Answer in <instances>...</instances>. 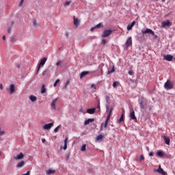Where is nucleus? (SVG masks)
<instances>
[{
  "instance_id": "obj_1",
  "label": "nucleus",
  "mask_w": 175,
  "mask_h": 175,
  "mask_svg": "<svg viewBox=\"0 0 175 175\" xmlns=\"http://www.w3.org/2000/svg\"><path fill=\"white\" fill-rule=\"evenodd\" d=\"M138 103L141 110H144V109H146L147 100L145 98V97H139Z\"/></svg>"
},
{
  "instance_id": "obj_2",
  "label": "nucleus",
  "mask_w": 175,
  "mask_h": 175,
  "mask_svg": "<svg viewBox=\"0 0 175 175\" xmlns=\"http://www.w3.org/2000/svg\"><path fill=\"white\" fill-rule=\"evenodd\" d=\"M142 34H152V36H154V38H158L159 36L157 34H155L154 31L152 30V29H149L148 27H146L145 30H142Z\"/></svg>"
},
{
  "instance_id": "obj_3",
  "label": "nucleus",
  "mask_w": 175,
  "mask_h": 175,
  "mask_svg": "<svg viewBox=\"0 0 175 175\" xmlns=\"http://www.w3.org/2000/svg\"><path fill=\"white\" fill-rule=\"evenodd\" d=\"M164 88L165 89H172L174 88V82H172L170 79H167L164 83Z\"/></svg>"
},
{
  "instance_id": "obj_4",
  "label": "nucleus",
  "mask_w": 175,
  "mask_h": 175,
  "mask_svg": "<svg viewBox=\"0 0 175 175\" xmlns=\"http://www.w3.org/2000/svg\"><path fill=\"white\" fill-rule=\"evenodd\" d=\"M106 109H106L107 113H109L107 116V124H108V122H109V121L111 118V113L113 111V108H110V110H109V105H107Z\"/></svg>"
},
{
  "instance_id": "obj_5",
  "label": "nucleus",
  "mask_w": 175,
  "mask_h": 175,
  "mask_svg": "<svg viewBox=\"0 0 175 175\" xmlns=\"http://www.w3.org/2000/svg\"><path fill=\"white\" fill-rule=\"evenodd\" d=\"M154 173H159V174H162V175L167 174L166 172H164L163 169H162L161 165H159L158 169H154Z\"/></svg>"
},
{
  "instance_id": "obj_6",
  "label": "nucleus",
  "mask_w": 175,
  "mask_h": 175,
  "mask_svg": "<svg viewBox=\"0 0 175 175\" xmlns=\"http://www.w3.org/2000/svg\"><path fill=\"white\" fill-rule=\"evenodd\" d=\"M111 33H113V30L109 29H105L102 34V37L103 38L109 37V36H110V34H111Z\"/></svg>"
},
{
  "instance_id": "obj_7",
  "label": "nucleus",
  "mask_w": 175,
  "mask_h": 175,
  "mask_svg": "<svg viewBox=\"0 0 175 175\" xmlns=\"http://www.w3.org/2000/svg\"><path fill=\"white\" fill-rule=\"evenodd\" d=\"M54 126V124L53 122H51L50 124H45L43 126V130L44 131H50L51 128Z\"/></svg>"
},
{
  "instance_id": "obj_8",
  "label": "nucleus",
  "mask_w": 175,
  "mask_h": 175,
  "mask_svg": "<svg viewBox=\"0 0 175 175\" xmlns=\"http://www.w3.org/2000/svg\"><path fill=\"white\" fill-rule=\"evenodd\" d=\"M57 100H58V97H56V98H53V100H52L51 103V107H52L53 110H56L55 103H57Z\"/></svg>"
},
{
  "instance_id": "obj_9",
  "label": "nucleus",
  "mask_w": 175,
  "mask_h": 175,
  "mask_svg": "<svg viewBox=\"0 0 175 175\" xmlns=\"http://www.w3.org/2000/svg\"><path fill=\"white\" fill-rule=\"evenodd\" d=\"M46 60H47V57H42V59H41L40 62L39 64V66L38 67V71L40 70V68L41 66H44Z\"/></svg>"
},
{
  "instance_id": "obj_10",
  "label": "nucleus",
  "mask_w": 175,
  "mask_h": 175,
  "mask_svg": "<svg viewBox=\"0 0 175 175\" xmlns=\"http://www.w3.org/2000/svg\"><path fill=\"white\" fill-rule=\"evenodd\" d=\"M14 92H16L15 85L14 83H11V85H10V95H12V94H14Z\"/></svg>"
},
{
  "instance_id": "obj_11",
  "label": "nucleus",
  "mask_w": 175,
  "mask_h": 175,
  "mask_svg": "<svg viewBox=\"0 0 175 175\" xmlns=\"http://www.w3.org/2000/svg\"><path fill=\"white\" fill-rule=\"evenodd\" d=\"M133 44L132 37H129L126 41V47L129 48Z\"/></svg>"
},
{
  "instance_id": "obj_12",
  "label": "nucleus",
  "mask_w": 175,
  "mask_h": 175,
  "mask_svg": "<svg viewBox=\"0 0 175 175\" xmlns=\"http://www.w3.org/2000/svg\"><path fill=\"white\" fill-rule=\"evenodd\" d=\"M130 118L131 120H137L134 109H131L130 111Z\"/></svg>"
},
{
  "instance_id": "obj_13",
  "label": "nucleus",
  "mask_w": 175,
  "mask_h": 175,
  "mask_svg": "<svg viewBox=\"0 0 175 175\" xmlns=\"http://www.w3.org/2000/svg\"><path fill=\"white\" fill-rule=\"evenodd\" d=\"M74 19V25L77 27L80 25V21L78 19V18H76V16H73Z\"/></svg>"
},
{
  "instance_id": "obj_14",
  "label": "nucleus",
  "mask_w": 175,
  "mask_h": 175,
  "mask_svg": "<svg viewBox=\"0 0 175 175\" xmlns=\"http://www.w3.org/2000/svg\"><path fill=\"white\" fill-rule=\"evenodd\" d=\"M173 58H174V56L172 55H164V59L165 60H168L169 62H171Z\"/></svg>"
},
{
  "instance_id": "obj_15",
  "label": "nucleus",
  "mask_w": 175,
  "mask_h": 175,
  "mask_svg": "<svg viewBox=\"0 0 175 175\" xmlns=\"http://www.w3.org/2000/svg\"><path fill=\"white\" fill-rule=\"evenodd\" d=\"M170 25H171L170 21H165L164 22H162L161 27H165V26H170Z\"/></svg>"
},
{
  "instance_id": "obj_16",
  "label": "nucleus",
  "mask_w": 175,
  "mask_h": 175,
  "mask_svg": "<svg viewBox=\"0 0 175 175\" xmlns=\"http://www.w3.org/2000/svg\"><path fill=\"white\" fill-rule=\"evenodd\" d=\"M37 99V96H34V94H31L29 96V100H31V102H36Z\"/></svg>"
},
{
  "instance_id": "obj_17",
  "label": "nucleus",
  "mask_w": 175,
  "mask_h": 175,
  "mask_svg": "<svg viewBox=\"0 0 175 175\" xmlns=\"http://www.w3.org/2000/svg\"><path fill=\"white\" fill-rule=\"evenodd\" d=\"M94 118H89L88 120H86L84 122V125H88L89 124H90L91 122H94Z\"/></svg>"
},
{
  "instance_id": "obj_18",
  "label": "nucleus",
  "mask_w": 175,
  "mask_h": 175,
  "mask_svg": "<svg viewBox=\"0 0 175 175\" xmlns=\"http://www.w3.org/2000/svg\"><path fill=\"white\" fill-rule=\"evenodd\" d=\"M96 111V108H88L87 109V113H88V114H94Z\"/></svg>"
},
{
  "instance_id": "obj_19",
  "label": "nucleus",
  "mask_w": 175,
  "mask_h": 175,
  "mask_svg": "<svg viewBox=\"0 0 175 175\" xmlns=\"http://www.w3.org/2000/svg\"><path fill=\"white\" fill-rule=\"evenodd\" d=\"M25 155L23 152H20V154L18 155H17V157H14V159L16 160H20V159H23Z\"/></svg>"
},
{
  "instance_id": "obj_20",
  "label": "nucleus",
  "mask_w": 175,
  "mask_h": 175,
  "mask_svg": "<svg viewBox=\"0 0 175 175\" xmlns=\"http://www.w3.org/2000/svg\"><path fill=\"white\" fill-rule=\"evenodd\" d=\"M55 173L56 170H55L49 169V170H46V174L48 175L55 174Z\"/></svg>"
},
{
  "instance_id": "obj_21",
  "label": "nucleus",
  "mask_w": 175,
  "mask_h": 175,
  "mask_svg": "<svg viewBox=\"0 0 175 175\" xmlns=\"http://www.w3.org/2000/svg\"><path fill=\"white\" fill-rule=\"evenodd\" d=\"M135 23H136L135 21H133V22H131V25H128L127 30H131L132 27H133V26H135Z\"/></svg>"
},
{
  "instance_id": "obj_22",
  "label": "nucleus",
  "mask_w": 175,
  "mask_h": 175,
  "mask_svg": "<svg viewBox=\"0 0 175 175\" xmlns=\"http://www.w3.org/2000/svg\"><path fill=\"white\" fill-rule=\"evenodd\" d=\"M25 165V162H24V161H21L16 165V167L18 168L23 167Z\"/></svg>"
},
{
  "instance_id": "obj_23",
  "label": "nucleus",
  "mask_w": 175,
  "mask_h": 175,
  "mask_svg": "<svg viewBox=\"0 0 175 175\" xmlns=\"http://www.w3.org/2000/svg\"><path fill=\"white\" fill-rule=\"evenodd\" d=\"M164 141H165V144H167V146H170V139H169V137H167V136H164Z\"/></svg>"
},
{
  "instance_id": "obj_24",
  "label": "nucleus",
  "mask_w": 175,
  "mask_h": 175,
  "mask_svg": "<svg viewBox=\"0 0 175 175\" xmlns=\"http://www.w3.org/2000/svg\"><path fill=\"white\" fill-rule=\"evenodd\" d=\"M46 85L43 83V85H42L41 94H46Z\"/></svg>"
},
{
  "instance_id": "obj_25",
  "label": "nucleus",
  "mask_w": 175,
  "mask_h": 175,
  "mask_svg": "<svg viewBox=\"0 0 175 175\" xmlns=\"http://www.w3.org/2000/svg\"><path fill=\"white\" fill-rule=\"evenodd\" d=\"M68 137H66L65 140H64V150H67L68 148Z\"/></svg>"
},
{
  "instance_id": "obj_26",
  "label": "nucleus",
  "mask_w": 175,
  "mask_h": 175,
  "mask_svg": "<svg viewBox=\"0 0 175 175\" xmlns=\"http://www.w3.org/2000/svg\"><path fill=\"white\" fill-rule=\"evenodd\" d=\"M17 38L16 37H15V36H12V37H10V42H12V44H14V42H15Z\"/></svg>"
},
{
  "instance_id": "obj_27",
  "label": "nucleus",
  "mask_w": 175,
  "mask_h": 175,
  "mask_svg": "<svg viewBox=\"0 0 175 175\" xmlns=\"http://www.w3.org/2000/svg\"><path fill=\"white\" fill-rule=\"evenodd\" d=\"M88 74H89V71H82L80 78H83V77H85V75H87Z\"/></svg>"
},
{
  "instance_id": "obj_28",
  "label": "nucleus",
  "mask_w": 175,
  "mask_h": 175,
  "mask_svg": "<svg viewBox=\"0 0 175 175\" xmlns=\"http://www.w3.org/2000/svg\"><path fill=\"white\" fill-rule=\"evenodd\" d=\"M114 71H115V66H113L111 70H108L107 74H111V72H113Z\"/></svg>"
},
{
  "instance_id": "obj_29",
  "label": "nucleus",
  "mask_w": 175,
  "mask_h": 175,
  "mask_svg": "<svg viewBox=\"0 0 175 175\" xmlns=\"http://www.w3.org/2000/svg\"><path fill=\"white\" fill-rule=\"evenodd\" d=\"M120 82H118V81H114L113 83V88H117L119 85Z\"/></svg>"
},
{
  "instance_id": "obj_30",
  "label": "nucleus",
  "mask_w": 175,
  "mask_h": 175,
  "mask_svg": "<svg viewBox=\"0 0 175 175\" xmlns=\"http://www.w3.org/2000/svg\"><path fill=\"white\" fill-rule=\"evenodd\" d=\"M71 3H72L71 0H69L68 1H65L64 7H68V5H70Z\"/></svg>"
},
{
  "instance_id": "obj_31",
  "label": "nucleus",
  "mask_w": 175,
  "mask_h": 175,
  "mask_svg": "<svg viewBox=\"0 0 175 175\" xmlns=\"http://www.w3.org/2000/svg\"><path fill=\"white\" fill-rule=\"evenodd\" d=\"M104 136H103V135H99L98 136H97L96 137V140L98 142H99V140H102L103 139Z\"/></svg>"
},
{
  "instance_id": "obj_32",
  "label": "nucleus",
  "mask_w": 175,
  "mask_h": 175,
  "mask_svg": "<svg viewBox=\"0 0 175 175\" xmlns=\"http://www.w3.org/2000/svg\"><path fill=\"white\" fill-rule=\"evenodd\" d=\"M157 154L159 157H163V155H164V154H163V152L162 151H157Z\"/></svg>"
},
{
  "instance_id": "obj_33",
  "label": "nucleus",
  "mask_w": 175,
  "mask_h": 175,
  "mask_svg": "<svg viewBox=\"0 0 175 175\" xmlns=\"http://www.w3.org/2000/svg\"><path fill=\"white\" fill-rule=\"evenodd\" d=\"M124 121V113H122V116H120L118 122H122Z\"/></svg>"
},
{
  "instance_id": "obj_34",
  "label": "nucleus",
  "mask_w": 175,
  "mask_h": 175,
  "mask_svg": "<svg viewBox=\"0 0 175 175\" xmlns=\"http://www.w3.org/2000/svg\"><path fill=\"white\" fill-rule=\"evenodd\" d=\"M105 99H106L107 103H110V97H109V96H105Z\"/></svg>"
},
{
  "instance_id": "obj_35",
  "label": "nucleus",
  "mask_w": 175,
  "mask_h": 175,
  "mask_svg": "<svg viewBox=\"0 0 175 175\" xmlns=\"http://www.w3.org/2000/svg\"><path fill=\"white\" fill-rule=\"evenodd\" d=\"M5 131H1V128L0 126V136H3V135H5Z\"/></svg>"
},
{
  "instance_id": "obj_36",
  "label": "nucleus",
  "mask_w": 175,
  "mask_h": 175,
  "mask_svg": "<svg viewBox=\"0 0 175 175\" xmlns=\"http://www.w3.org/2000/svg\"><path fill=\"white\" fill-rule=\"evenodd\" d=\"M81 151H86V144H83V146H82Z\"/></svg>"
},
{
  "instance_id": "obj_37",
  "label": "nucleus",
  "mask_w": 175,
  "mask_h": 175,
  "mask_svg": "<svg viewBox=\"0 0 175 175\" xmlns=\"http://www.w3.org/2000/svg\"><path fill=\"white\" fill-rule=\"evenodd\" d=\"M59 81H60L59 78H57V79H56L55 82L53 83V86H57V83H58Z\"/></svg>"
},
{
  "instance_id": "obj_38",
  "label": "nucleus",
  "mask_w": 175,
  "mask_h": 175,
  "mask_svg": "<svg viewBox=\"0 0 175 175\" xmlns=\"http://www.w3.org/2000/svg\"><path fill=\"white\" fill-rule=\"evenodd\" d=\"M100 26H103L102 23H98V25H96L95 26L96 29H99L100 27Z\"/></svg>"
},
{
  "instance_id": "obj_39",
  "label": "nucleus",
  "mask_w": 175,
  "mask_h": 175,
  "mask_svg": "<svg viewBox=\"0 0 175 175\" xmlns=\"http://www.w3.org/2000/svg\"><path fill=\"white\" fill-rule=\"evenodd\" d=\"M145 158L144 155H141L139 158V161L142 162V161H144Z\"/></svg>"
},
{
  "instance_id": "obj_40",
  "label": "nucleus",
  "mask_w": 175,
  "mask_h": 175,
  "mask_svg": "<svg viewBox=\"0 0 175 175\" xmlns=\"http://www.w3.org/2000/svg\"><path fill=\"white\" fill-rule=\"evenodd\" d=\"M25 0H21L20 3H19V7H21L24 3Z\"/></svg>"
},
{
  "instance_id": "obj_41",
  "label": "nucleus",
  "mask_w": 175,
  "mask_h": 175,
  "mask_svg": "<svg viewBox=\"0 0 175 175\" xmlns=\"http://www.w3.org/2000/svg\"><path fill=\"white\" fill-rule=\"evenodd\" d=\"M106 42H107V40L105 38H103L102 40V44H103L105 45L106 44Z\"/></svg>"
},
{
  "instance_id": "obj_42",
  "label": "nucleus",
  "mask_w": 175,
  "mask_h": 175,
  "mask_svg": "<svg viewBox=\"0 0 175 175\" xmlns=\"http://www.w3.org/2000/svg\"><path fill=\"white\" fill-rule=\"evenodd\" d=\"M107 125H108V123H107V120H105V122L104 127L107 128Z\"/></svg>"
},
{
  "instance_id": "obj_43",
  "label": "nucleus",
  "mask_w": 175,
  "mask_h": 175,
  "mask_svg": "<svg viewBox=\"0 0 175 175\" xmlns=\"http://www.w3.org/2000/svg\"><path fill=\"white\" fill-rule=\"evenodd\" d=\"M12 29V27H8V33H11Z\"/></svg>"
},
{
  "instance_id": "obj_44",
  "label": "nucleus",
  "mask_w": 175,
  "mask_h": 175,
  "mask_svg": "<svg viewBox=\"0 0 175 175\" xmlns=\"http://www.w3.org/2000/svg\"><path fill=\"white\" fill-rule=\"evenodd\" d=\"M97 109H98V111H100V103L97 105Z\"/></svg>"
},
{
  "instance_id": "obj_45",
  "label": "nucleus",
  "mask_w": 175,
  "mask_h": 175,
  "mask_svg": "<svg viewBox=\"0 0 175 175\" xmlns=\"http://www.w3.org/2000/svg\"><path fill=\"white\" fill-rule=\"evenodd\" d=\"M129 74H130V75H132L133 74V70H129Z\"/></svg>"
},
{
  "instance_id": "obj_46",
  "label": "nucleus",
  "mask_w": 175,
  "mask_h": 175,
  "mask_svg": "<svg viewBox=\"0 0 175 175\" xmlns=\"http://www.w3.org/2000/svg\"><path fill=\"white\" fill-rule=\"evenodd\" d=\"M69 82H70L69 80H68V81H66V85H64V88H67L68 85H69Z\"/></svg>"
},
{
  "instance_id": "obj_47",
  "label": "nucleus",
  "mask_w": 175,
  "mask_h": 175,
  "mask_svg": "<svg viewBox=\"0 0 175 175\" xmlns=\"http://www.w3.org/2000/svg\"><path fill=\"white\" fill-rule=\"evenodd\" d=\"M59 128V126H57V128H55V129H54V132H55V133L58 132Z\"/></svg>"
},
{
  "instance_id": "obj_48",
  "label": "nucleus",
  "mask_w": 175,
  "mask_h": 175,
  "mask_svg": "<svg viewBox=\"0 0 175 175\" xmlns=\"http://www.w3.org/2000/svg\"><path fill=\"white\" fill-rule=\"evenodd\" d=\"M33 24L34 26H38V23H37L36 21H33Z\"/></svg>"
},
{
  "instance_id": "obj_49",
  "label": "nucleus",
  "mask_w": 175,
  "mask_h": 175,
  "mask_svg": "<svg viewBox=\"0 0 175 175\" xmlns=\"http://www.w3.org/2000/svg\"><path fill=\"white\" fill-rule=\"evenodd\" d=\"M61 63H62V62L59 61V62H57L56 63V64H57V66H59V65L61 64Z\"/></svg>"
},
{
  "instance_id": "obj_50",
  "label": "nucleus",
  "mask_w": 175,
  "mask_h": 175,
  "mask_svg": "<svg viewBox=\"0 0 175 175\" xmlns=\"http://www.w3.org/2000/svg\"><path fill=\"white\" fill-rule=\"evenodd\" d=\"M22 175H30V172H27V173H25V174H22Z\"/></svg>"
},
{
  "instance_id": "obj_51",
  "label": "nucleus",
  "mask_w": 175,
  "mask_h": 175,
  "mask_svg": "<svg viewBox=\"0 0 175 175\" xmlns=\"http://www.w3.org/2000/svg\"><path fill=\"white\" fill-rule=\"evenodd\" d=\"M153 155H154L153 152H150V154H149L150 157H153Z\"/></svg>"
},
{
  "instance_id": "obj_52",
  "label": "nucleus",
  "mask_w": 175,
  "mask_h": 175,
  "mask_svg": "<svg viewBox=\"0 0 175 175\" xmlns=\"http://www.w3.org/2000/svg\"><path fill=\"white\" fill-rule=\"evenodd\" d=\"M42 143H46V139H42Z\"/></svg>"
},
{
  "instance_id": "obj_53",
  "label": "nucleus",
  "mask_w": 175,
  "mask_h": 175,
  "mask_svg": "<svg viewBox=\"0 0 175 175\" xmlns=\"http://www.w3.org/2000/svg\"><path fill=\"white\" fill-rule=\"evenodd\" d=\"M94 29H96V26L94 27H91V31H93V30H94Z\"/></svg>"
},
{
  "instance_id": "obj_54",
  "label": "nucleus",
  "mask_w": 175,
  "mask_h": 175,
  "mask_svg": "<svg viewBox=\"0 0 175 175\" xmlns=\"http://www.w3.org/2000/svg\"><path fill=\"white\" fill-rule=\"evenodd\" d=\"M92 88H96V85H94V83H92V85H91Z\"/></svg>"
},
{
  "instance_id": "obj_55",
  "label": "nucleus",
  "mask_w": 175,
  "mask_h": 175,
  "mask_svg": "<svg viewBox=\"0 0 175 175\" xmlns=\"http://www.w3.org/2000/svg\"><path fill=\"white\" fill-rule=\"evenodd\" d=\"M3 83L0 84V89H3Z\"/></svg>"
},
{
  "instance_id": "obj_56",
  "label": "nucleus",
  "mask_w": 175,
  "mask_h": 175,
  "mask_svg": "<svg viewBox=\"0 0 175 175\" xmlns=\"http://www.w3.org/2000/svg\"><path fill=\"white\" fill-rule=\"evenodd\" d=\"M14 25V21H12L11 25L13 26Z\"/></svg>"
},
{
  "instance_id": "obj_57",
  "label": "nucleus",
  "mask_w": 175,
  "mask_h": 175,
  "mask_svg": "<svg viewBox=\"0 0 175 175\" xmlns=\"http://www.w3.org/2000/svg\"><path fill=\"white\" fill-rule=\"evenodd\" d=\"M6 36H3V40H5Z\"/></svg>"
},
{
  "instance_id": "obj_58",
  "label": "nucleus",
  "mask_w": 175,
  "mask_h": 175,
  "mask_svg": "<svg viewBox=\"0 0 175 175\" xmlns=\"http://www.w3.org/2000/svg\"><path fill=\"white\" fill-rule=\"evenodd\" d=\"M166 0H162L163 2L165 1ZM155 1H159V0H155Z\"/></svg>"
},
{
  "instance_id": "obj_59",
  "label": "nucleus",
  "mask_w": 175,
  "mask_h": 175,
  "mask_svg": "<svg viewBox=\"0 0 175 175\" xmlns=\"http://www.w3.org/2000/svg\"><path fill=\"white\" fill-rule=\"evenodd\" d=\"M103 124H102L101 128H103Z\"/></svg>"
},
{
  "instance_id": "obj_60",
  "label": "nucleus",
  "mask_w": 175,
  "mask_h": 175,
  "mask_svg": "<svg viewBox=\"0 0 175 175\" xmlns=\"http://www.w3.org/2000/svg\"><path fill=\"white\" fill-rule=\"evenodd\" d=\"M103 124H102L101 128H103Z\"/></svg>"
},
{
  "instance_id": "obj_61",
  "label": "nucleus",
  "mask_w": 175,
  "mask_h": 175,
  "mask_svg": "<svg viewBox=\"0 0 175 175\" xmlns=\"http://www.w3.org/2000/svg\"><path fill=\"white\" fill-rule=\"evenodd\" d=\"M103 124H102L101 128H103Z\"/></svg>"
},
{
  "instance_id": "obj_62",
  "label": "nucleus",
  "mask_w": 175,
  "mask_h": 175,
  "mask_svg": "<svg viewBox=\"0 0 175 175\" xmlns=\"http://www.w3.org/2000/svg\"><path fill=\"white\" fill-rule=\"evenodd\" d=\"M1 155V152H0V156Z\"/></svg>"
}]
</instances>
